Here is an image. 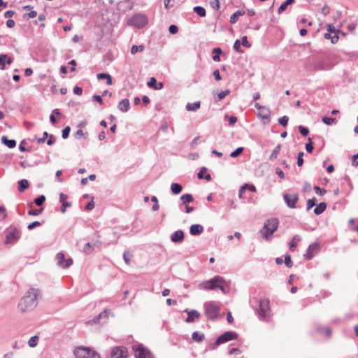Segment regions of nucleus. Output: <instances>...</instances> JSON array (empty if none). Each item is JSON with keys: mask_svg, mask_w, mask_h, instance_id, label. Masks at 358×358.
Listing matches in <instances>:
<instances>
[{"mask_svg": "<svg viewBox=\"0 0 358 358\" xmlns=\"http://www.w3.org/2000/svg\"><path fill=\"white\" fill-rule=\"evenodd\" d=\"M322 122L327 125H331L336 123V119L324 116L322 117Z\"/></svg>", "mask_w": 358, "mask_h": 358, "instance_id": "37", "label": "nucleus"}, {"mask_svg": "<svg viewBox=\"0 0 358 358\" xmlns=\"http://www.w3.org/2000/svg\"><path fill=\"white\" fill-rule=\"evenodd\" d=\"M29 186V182L26 179H22L18 181V187L17 189L20 192H23L27 189Z\"/></svg>", "mask_w": 358, "mask_h": 358, "instance_id": "24", "label": "nucleus"}, {"mask_svg": "<svg viewBox=\"0 0 358 358\" xmlns=\"http://www.w3.org/2000/svg\"><path fill=\"white\" fill-rule=\"evenodd\" d=\"M270 310V301L268 299H264L259 301V308L257 310V313L259 315V319L263 320L266 317L267 312Z\"/></svg>", "mask_w": 358, "mask_h": 358, "instance_id": "10", "label": "nucleus"}, {"mask_svg": "<svg viewBox=\"0 0 358 358\" xmlns=\"http://www.w3.org/2000/svg\"><path fill=\"white\" fill-rule=\"evenodd\" d=\"M304 155L303 152H300L298 153L297 156V165L299 166H301L303 164V156Z\"/></svg>", "mask_w": 358, "mask_h": 358, "instance_id": "49", "label": "nucleus"}, {"mask_svg": "<svg viewBox=\"0 0 358 358\" xmlns=\"http://www.w3.org/2000/svg\"><path fill=\"white\" fill-rule=\"evenodd\" d=\"M96 243L92 245L90 243H87L85 244V247L83 248V252L87 254H91L93 251V246H94Z\"/></svg>", "mask_w": 358, "mask_h": 358, "instance_id": "36", "label": "nucleus"}, {"mask_svg": "<svg viewBox=\"0 0 358 358\" xmlns=\"http://www.w3.org/2000/svg\"><path fill=\"white\" fill-rule=\"evenodd\" d=\"M56 260H57V265L64 268H69L73 264L72 259L69 258V259H66L64 254L62 252H59L57 255Z\"/></svg>", "mask_w": 358, "mask_h": 358, "instance_id": "14", "label": "nucleus"}, {"mask_svg": "<svg viewBox=\"0 0 358 358\" xmlns=\"http://www.w3.org/2000/svg\"><path fill=\"white\" fill-rule=\"evenodd\" d=\"M301 236L299 235H294L291 241L289 243V249L291 250H294L295 248H296V243L297 241H301Z\"/></svg>", "mask_w": 358, "mask_h": 358, "instance_id": "26", "label": "nucleus"}, {"mask_svg": "<svg viewBox=\"0 0 358 358\" xmlns=\"http://www.w3.org/2000/svg\"><path fill=\"white\" fill-rule=\"evenodd\" d=\"M315 199H309L307 201V207L306 210H310L314 206H315Z\"/></svg>", "mask_w": 358, "mask_h": 358, "instance_id": "48", "label": "nucleus"}, {"mask_svg": "<svg viewBox=\"0 0 358 358\" xmlns=\"http://www.w3.org/2000/svg\"><path fill=\"white\" fill-rule=\"evenodd\" d=\"M129 101L126 98L119 102L117 108L121 112L126 113L129 109Z\"/></svg>", "mask_w": 358, "mask_h": 358, "instance_id": "21", "label": "nucleus"}, {"mask_svg": "<svg viewBox=\"0 0 358 358\" xmlns=\"http://www.w3.org/2000/svg\"><path fill=\"white\" fill-rule=\"evenodd\" d=\"M205 315L208 320H215L220 315V307L215 301H208L204 303Z\"/></svg>", "mask_w": 358, "mask_h": 358, "instance_id": "3", "label": "nucleus"}, {"mask_svg": "<svg viewBox=\"0 0 358 358\" xmlns=\"http://www.w3.org/2000/svg\"><path fill=\"white\" fill-rule=\"evenodd\" d=\"M328 33L324 34L325 38L330 39L332 43H336L338 40L339 30L336 29L334 26L329 24L327 27Z\"/></svg>", "mask_w": 358, "mask_h": 358, "instance_id": "11", "label": "nucleus"}, {"mask_svg": "<svg viewBox=\"0 0 358 358\" xmlns=\"http://www.w3.org/2000/svg\"><path fill=\"white\" fill-rule=\"evenodd\" d=\"M128 350L125 347L119 346L114 348L111 352L110 358H127Z\"/></svg>", "mask_w": 358, "mask_h": 358, "instance_id": "12", "label": "nucleus"}, {"mask_svg": "<svg viewBox=\"0 0 358 358\" xmlns=\"http://www.w3.org/2000/svg\"><path fill=\"white\" fill-rule=\"evenodd\" d=\"M299 131L300 132V134L303 136H308V133H309V130L307 127H305L303 126H299Z\"/></svg>", "mask_w": 358, "mask_h": 358, "instance_id": "50", "label": "nucleus"}, {"mask_svg": "<svg viewBox=\"0 0 358 358\" xmlns=\"http://www.w3.org/2000/svg\"><path fill=\"white\" fill-rule=\"evenodd\" d=\"M20 231L15 227L10 226L6 230V243L16 242L20 237Z\"/></svg>", "mask_w": 358, "mask_h": 358, "instance_id": "9", "label": "nucleus"}, {"mask_svg": "<svg viewBox=\"0 0 358 358\" xmlns=\"http://www.w3.org/2000/svg\"><path fill=\"white\" fill-rule=\"evenodd\" d=\"M41 298V291L38 289L30 288L20 299L18 308L22 313L33 310L38 305Z\"/></svg>", "mask_w": 358, "mask_h": 358, "instance_id": "1", "label": "nucleus"}, {"mask_svg": "<svg viewBox=\"0 0 358 358\" xmlns=\"http://www.w3.org/2000/svg\"><path fill=\"white\" fill-rule=\"evenodd\" d=\"M352 165L355 166H358V153L352 156Z\"/></svg>", "mask_w": 358, "mask_h": 358, "instance_id": "64", "label": "nucleus"}, {"mask_svg": "<svg viewBox=\"0 0 358 358\" xmlns=\"http://www.w3.org/2000/svg\"><path fill=\"white\" fill-rule=\"evenodd\" d=\"M210 5H211V7L214 10H219V8H220V1H219V0H211L210 1Z\"/></svg>", "mask_w": 358, "mask_h": 358, "instance_id": "53", "label": "nucleus"}, {"mask_svg": "<svg viewBox=\"0 0 358 358\" xmlns=\"http://www.w3.org/2000/svg\"><path fill=\"white\" fill-rule=\"evenodd\" d=\"M76 358H100L99 355L87 347H78L74 351Z\"/></svg>", "mask_w": 358, "mask_h": 358, "instance_id": "6", "label": "nucleus"}, {"mask_svg": "<svg viewBox=\"0 0 358 358\" xmlns=\"http://www.w3.org/2000/svg\"><path fill=\"white\" fill-rule=\"evenodd\" d=\"M94 208V202L93 201V197L92 198V200L87 203L85 206V210H91Z\"/></svg>", "mask_w": 358, "mask_h": 358, "instance_id": "60", "label": "nucleus"}, {"mask_svg": "<svg viewBox=\"0 0 358 358\" xmlns=\"http://www.w3.org/2000/svg\"><path fill=\"white\" fill-rule=\"evenodd\" d=\"M98 315H99V317L100 318V320H101V319L106 320L108 316V311L107 310H104L103 311L100 313Z\"/></svg>", "mask_w": 358, "mask_h": 358, "instance_id": "62", "label": "nucleus"}, {"mask_svg": "<svg viewBox=\"0 0 358 358\" xmlns=\"http://www.w3.org/2000/svg\"><path fill=\"white\" fill-rule=\"evenodd\" d=\"M92 101L98 102L100 105H102L103 103V99L100 95H94L92 96Z\"/></svg>", "mask_w": 358, "mask_h": 358, "instance_id": "58", "label": "nucleus"}, {"mask_svg": "<svg viewBox=\"0 0 358 358\" xmlns=\"http://www.w3.org/2000/svg\"><path fill=\"white\" fill-rule=\"evenodd\" d=\"M327 208V203L325 202H321L316 206L314 209V213L315 215L322 214Z\"/></svg>", "mask_w": 358, "mask_h": 358, "instance_id": "25", "label": "nucleus"}, {"mask_svg": "<svg viewBox=\"0 0 358 358\" xmlns=\"http://www.w3.org/2000/svg\"><path fill=\"white\" fill-rule=\"evenodd\" d=\"M294 2V0H286L285 2H283L280 7L278 8V13H280L283 12L287 7Z\"/></svg>", "mask_w": 358, "mask_h": 358, "instance_id": "35", "label": "nucleus"}, {"mask_svg": "<svg viewBox=\"0 0 358 358\" xmlns=\"http://www.w3.org/2000/svg\"><path fill=\"white\" fill-rule=\"evenodd\" d=\"M45 196L44 195H41L34 199V203L38 206H41L43 205V203L45 202Z\"/></svg>", "mask_w": 358, "mask_h": 358, "instance_id": "40", "label": "nucleus"}, {"mask_svg": "<svg viewBox=\"0 0 358 358\" xmlns=\"http://www.w3.org/2000/svg\"><path fill=\"white\" fill-rule=\"evenodd\" d=\"M193 10L200 17H204L206 15V10L202 6H195V7H194Z\"/></svg>", "mask_w": 358, "mask_h": 358, "instance_id": "32", "label": "nucleus"}, {"mask_svg": "<svg viewBox=\"0 0 358 358\" xmlns=\"http://www.w3.org/2000/svg\"><path fill=\"white\" fill-rule=\"evenodd\" d=\"M70 131H71V128L69 126H67L64 129H63L62 134V138L64 139L67 138L69 137V136Z\"/></svg>", "mask_w": 358, "mask_h": 358, "instance_id": "46", "label": "nucleus"}, {"mask_svg": "<svg viewBox=\"0 0 358 358\" xmlns=\"http://www.w3.org/2000/svg\"><path fill=\"white\" fill-rule=\"evenodd\" d=\"M319 248V244L317 243H313L308 246L307 252L305 257L307 259H311L313 257L314 252Z\"/></svg>", "mask_w": 358, "mask_h": 358, "instance_id": "20", "label": "nucleus"}, {"mask_svg": "<svg viewBox=\"0 0 358 358\" xmlns=\"http://www.w3.org/2000/svg\"><path fill=\"white\" fill-rule=\"evenodd\" d=\"M318 331L320 332V333H324L327 337H329L331 334V331L329 328L328 327H325V328H322V327H319L318 328Z\"/></svg>", "mask_w": 358, "mask_h": 358, "instance_id": "47", "label": "nucleus"}, {"mask_svg": "<svg viewBox=\"0 0 358 358\" xmlns=\"http://www.w3.org/2000/svg\"><path fill=\"white\" fill-rule=\"evenodd\" d=\"M148 22V17L145 14L138 13L134 15L128 20V24L137 29L144 27Z\"/></svg>", "mask_w": 358, "mask_h": 358, "instance_id": "5", "label": "nucleus"}, {"mask_svg": "<svg viewBox=\"0 0 358 358\" xmlns=\"http://www.w3.org/2000/svg\"><path fill=\"white\" fill-rule=\"evenodd\" d=\"M144 46H132L131 50V53L132 55H135L138 52H142L143 50Z\"/></svg>", "mask_w": 358, "mask_h": 358, "instance_id": "51", "label": "nucleus"}, {"mask_svg": "<svg viewBox=\"0 0 358 358\" xmlns=\"http://www.w3.org/2000/svg\"><path fill=\"white\" fill-rule=\"evenodd\" d=\"M131 256V254L128 252V251H125L123 254V259H124V262L127 264V265H129L130 264V257Z\"/></svg>", "mask_w": 358, "mask_h": 358, "instance_id": "43", "label": "nucleus"}, {"mask_svg": "<svg viewBox=\"0 0 358 358\" xmlns=\"http://www.w3.org/2000/svg\"><path fill=\"white\" fill-rule=\"evenodd\" d=\"M306 150L308 153H311L314 150L313 143L310 138H308V143L306 144Z\"/></svg>", "mask_w": 358, "mask_h": 358, "instance_id": "44", "label": "nucleus"}, {"mask_svg": "<svg viewBox=\"0 0 358 358\" xmlns=\"http://www.w3.org/2000/svg\"><path fill=\"white\" fill-rule=\"evenodd\" d=\"M136 358H153L152 353L141 344L133 346Z\"/></svg>", "mask_w": 358, "mask_h": 358, "instance_id": "8", "label": "nucleus"}, {"mask_svg": "<svg viewBox=\"0 0 358 358\" xmlns=\"http://www.w3.org/2000/svg\"><path fill=\"white\" fill-rule=\"evenodd\" d=\"M13 63V59L6 54L0 55V69L4 70L6 69V64H11Z\"/></svg>", "mask_w": 358, "mask_h": 358, "instance_id": "18", "label": "nucleus"}, {"mask_svg": "<svg viewBox=\"0 0 358 358\" xmlns=\"http://www.w3.org/2000/svg\"><path fill=\"white\" fill-rule=\"evenodd\" d=\"M148 85L149 87L153 88L155 90H161L164 86L162 82L157 83L156 78H155L154 77L150 78V80L148 83Z\"/></svg>", "mask_w": 358, "mask_h": 358, "instance_id": "22", "label": "nucleus"}, {"mask_svg": "<svg viewBox=\"0 0 358 358\" xmlns=\"http://www.w3.org/2000/svg\"><path fill=\"white\" fill-rule=\"evenodd\" d=\"M243 150L244 148L243 147H239L236 148L234 151L231 152L230 156L233 158H236L243 152Z\"/></svg>", "mask_w": 358, "mask_h": 358, "instance_id": "39", "label": "nucleus"}, {"mask_svg": "<svg viewBox=\"0 0 358 358\" xmlns=\"http://www.w3.org/2000/svg\"><path fill=\"white\" fill-rule=\"evenodd\" d=\"M169 32H170L171 34H176V33L178 32V27H177L176 25H175V24H171V25L169 27Z\"/></svg>", "mask_w": 358, "mask_h": 358, "instance_id": "63", "label": "nucleus"}, {"mask_svg": "<svg viewBox=\"0 0 358 358\" xmlns=\"http://www.w3.org/2000/svg\"><path fill=\"white\" fill-rule=\"evenodd\" d=\"M184 312L187 313V317L185 319L187 323L194 322L196 320L199 319L201 316L200 313L196 310H188L185 309Z\"/></svg>", "mask_w": 358, "mask_h": 358, "instance_id": "15", "label": "nucleus"}, {"mask_svg": "<svg viewBox=\"0 0 358 358\" xmlns=\"http://www.w3.org/2000/svg\"><path fill=\"white\" fill-rule=\"evenodd\" d=\"M279 221L276 218L268 219L260 230L262 236L268 240L271 235L277 230Z\"/></svg>", "mask_w": 358, "mask_h": 358, "instance_id": "2", "label": "nucleus"}, {"mask_svg": "<svg viewBox=\"0 0 358 358\" xmlns=\"http://www.w3.org/2000/svg\"><path fill=\"white\" fill-rule=\"evenodd\" d=\"M258 117L262 119V122L264 124H267L270 122V115L271 110L268 108H263V110H260V112L257 114Z\"/></svg>", "mask_w": 358, "mask_h": 358, "instance_id": "17", "label": "nucleus"}, {"mask_svg": "<svg viewBox=\"0 0 358 358\" xmlns=\"http://www.w3.org/2000/svg\"><path fill=\"white\" fill-rule=\"evenodd\" d=\"M245 14V11L243 10H237L234 13H233L230 17V22L231 24H234L238 21V19L240 16H242Z\"/></svg>", "mask_w": 358, "mask_h": 358, "instance_id": "28", "label": "nucleus"}, {"mask_svg": "<svg viewBox=\"0 0 358 358\" xmlns=\"http://www.w3.org/2000/svg\"><path fill=\"white\" fill-rule=\"evenodd\" d=\"M220 283H226L222 277L215 276L212 279L203 281L199 285V288L203 290H214L220 287Z\"/></svg>", "mask_w": 358, "mask_h": 358, "instance_id": "4", "label": "nucleus"}, {"mask_svg": "<svg viewBox=\"0 0 358 358\" xmlns=\"http://www.w3.org/2000/svg\"><path fill=\"white\" fill-rule=\"evenodd\" d=\"M283 199L287 206L290 208H296L299 196L296 194H285Z\"/></svg>", "mask_w": 358, "mask_h": 358, "instance_id": "13", "label": "nucleus"}, {"mask_svg": "<svg viewBox=\"0 0 358 358\" xmlns=\"http://www.w3.org/2000/svg\"><path fill=\"white\" fill-rule=\"evenodd\" d=\"M39 339V337L38 336H34L31 337L29 341H28V344L31 348H34L37 345L38 341Z\"/></svg>", "mask_w": 358, "mask_h": 358, "instance_id": "38", "label": "nucleus"}, {"mask_svg": "<svg viewBox=\"0 0 358 358\" xmlns=\"http://www.w3.org/2000/svg\"><path fill=\"white\" fill-rule=\"evenodd\" d=\"M182 187L180 184L173 182L171 185V191L174 194H178L182 192Z\"/></svg>", "mask_w": 358, "mask_h": 358, "instance_id": "27", "label": "nucleus"}, {"mask_svg": "<svg viewBox=\"0 0 358 358\" xmlns=\"http://www.w3.org/2000/svg\"><path fill=\"white\" fill-rule=\"evenodd\" d=\"M213 59L215 62H220V54L222 53V50H221V48H214L213 50Z\"/></svg>", "mask_w": 358, "mask_h": 358, "instance_id": "31", "label": "nucleus"}, {"mask_svg": "<svg viewBox=\"0 0 358 358\" xmlns=\"http://www.w3.org/2000/svg\"><path fill=\"white\" fill-rule=\"evenodd\" d=\"M229 93H230V90H225L224 91H222V92H220L218 94V96H217V101H220V100L223 99L226 96L229 94Z\"/></svg>", "mask_w": 358, "mask_h": 358, "instance_id": "45", "label": "nucleus"}, {"mask_svg": "<svg viewBox=\"0 0 358 358\" xmlns=\"http://www.w3.org/2000/svg\"><path fill=\"white\" fill-rule=\"evenodd\" d=\"M103 58L105 61L112 62L114 59L113 53L109 51L104 55Z\"/></svg>", "mask_w": 358, "mask_h": 358, "instance_id": "52", "label": "nucleus"}, {"mask_svg": "<svg viewBox=\"0 0 358 358\" xmlns=\"http://www.w3.org/2000/svg\"><path fill=\"white\" fill-rule=\"evenodd\" d=\"M281 145L278 144L275 148L273 150L271 154L269 156V159L271 161L275 160L280 151Z\"/></svg>", "mask_w": 358, "mask_h": 358, "instance_id": "30", "label": "nucleus"}, {"mask_svg": "<svg viewBox=\"0 0 358 358\" xmlns=\"http://www.w3.org/2000/svg\"><path fill=\"white\" fill-rule=\"evenodd\" d=\"M201 106V102L196 101L193 103H188L186 105V110L188 111H196L197 109H199Z\"/></svg>", "mask_w": 358, "mask_h": 358, "instance_id": "29", "label": "nucleus"}, {"mask_svg": "<svg viewBox=\"0 0 358 358\" xmlns=\"http://www.w3.org/2000/svg\"><path fill=\"white\" fill-rule=\"evenodd\" d=\"M41 225V223L38 221H34L32 223L29 224L28 226H27V229L29 230H32L33 229H34L35 227H39Z\"/></svg>", "mask_w": 358, "mask_h": 358, "instance_id": "56", "label": "nucleus"}, {"mask_svg": "<svg viewBox=\"0 0 358 358\" xmlns=\"http://www.w3.org/2000/svg\"><path fill=\"white\" fill-rule=\"evenodd\" d=\"M207 172V168L202 167L199 172L197 173V177L199 179H203L204 174Z\"/></svg>", "mask_w": 358, "mask_h": 358, "instance_id": "54", "label": "nucleus"}, {"mask_svg": "<svg viewBox=\"0 0 358 358\" xmlns=\"http://www.w3.org/2000/svg\"><path fill=\"white\" fill-rule=\"evenodd\" d=\"M80 136H83L85 138H87L88 136L87 133H83L82 129H78L76 133L75 134L76 138H79Z\"/></svg>", "mask_w": 358, "mask_h": 358, "instance_id": "55", "label": "nucleus"}, {"mask_svg": "<svg viewBox=\"0 0 358 358\" xmlns=\"http://www.w3.org/2000/svg\"><path fill=\"white\" fill-rule=\"evenodd\" d=\"M6 215V208L3 206H0V220H3Z\"/></svg>", "mask_w": 358, "mask_h": 358, "instance_id": "61", "label": "nucleus"}, {"mask_svg": "<svg viewBox=\"0 0 358 358\" xmlns=\"http://www.w3.org/2000/svg\"><path fill=\"white\" fill-rule=\"evenodd\" d=\"M43 208H41L38 210H29L28 213L30 215L36 216L41 214L43 211Z\"/></svg>", "mask_w": 358, "mask_h": 358, "instance_id": "57", "label": "nucleus"}, {"mask_svg": "<svg viewBox=\"0 0 358 358\" xmlns=\"http://www.w3.org/2000/svg\"><path fill=\"white\" fill-rule=\"evenodd\" d=\"M285 264L287 267L290 268L293 266V262L291 259V256L289 254H286L285 256Z\"/></svg>", "mask_w": 358, "mask_h": 358, "instance_id": "42", "label": "nucleus"}, {"mask_svg": "<svg viewBox=\"0 0 358 358\" xmlns=\"http://www.w3.org/2000/svg\"><path fill=\"white\" fill-rule=\"evenodd\" d=\"M1 143L8 147L9 148H13L16 146V141L13 139H8L6 136L1 137Z\"/></svg>", "mask_w": 358, "mask_h": 358, "instance_id": "23", "label": "nucleus"}, {"mask_svg": "<svg viewBox=\"0 0 358 358\" xmlns=\"http://www.w3.org/2000/svg\"><path fill=\"white\" fill-rule=\"evenodd\" d=\"M185 238V234L182 230H177L171 235V241L173 243H182Z\"/></svg>", "mask_w": 358, "mask_h": 358, "instance_id": "16", "label": "nucleus"}, {"mask_svg": "<svg viewBox=\"0 0 358 358\" xmlns=\"http://www.w3.org/2000/svg\"><path fill=\"white\" fill-rule=\"evenodd\" d=\"M192 338L196 342H201L204 339V334L198 331H194L192 335Z\"/></svg>", "mask_w": 358, "mask_h": 358, "instance_id": "33", "label": "nucleus"}, {"mask_svg": "<svg viewBox=\"0 0 358 358\" xmlns=\"http://www.w3.org/2000/svg\"><path fill=\"white\" fill-rule=\"evenodd\" d=\"M204 229L201 224H194L191 225L189 228V233L192 236H199L203 231Z\"/></svg>", "mask_w": 358, "mask_h": 358, "instance_id": "19", "label": "nucleus"}, {"mask_svg": "<svg viewBox=\"0 0 358 358\" xmlns=\"http://www.w3.org/2000/svg\"><path fill=\"white\" fill-rule=\"evenodd\" d=\"M314 189L315 192L320 195H324L327 192L324 189L320 188L319 186H315Z\"/></svg>", "mask_w": 358, "mask_h": 358, "instance_id": "59", "label": "nucleus"}, {"mask_svg": "<svg viewBox=\"0 0 358 358\" xmlns=\"http://www.w3.org/2000/svg\"><path fill=\"white\" fill-rule=\"evenodd\" d=\"M238 337V334L235 331H226L221 334L213 343V348L217 347L218 345L225 343L231 340L236 339Z\"/></svg>", "mask_w": 358, "mask_h": 358, "instance_id": "7", "label": "nucleus"}, {"mask_svg": "<svg viewBox=\"0 0 358 358\" xmlns=\"http://www.w3.org/2000/svg\"><path fill=\"white\" fill-rule=\"evenodd\" d=\"M289 117L287 115H284L278 119V123L284 127L287 125Z\"/></svg>", "mask_w": 358, "mask_h": 358, "instance_id": "41", "label": "nucleus"}, {"mask_svg": "<svg viewBox=\"0 0 358 358\" xmlns=\"http://www.w3.org/2000/svg\"><path fill=\"white\" fill-rule=\"evenodd\" d=\"M180 200H182L185 204H187L190 202H192L194 201V198L192 194H185L181 196Z\"/></svg>", "mask_w": 358, "mask_h": 358, "instance_id": "34", "label": "nucleus"}]
</instances>
